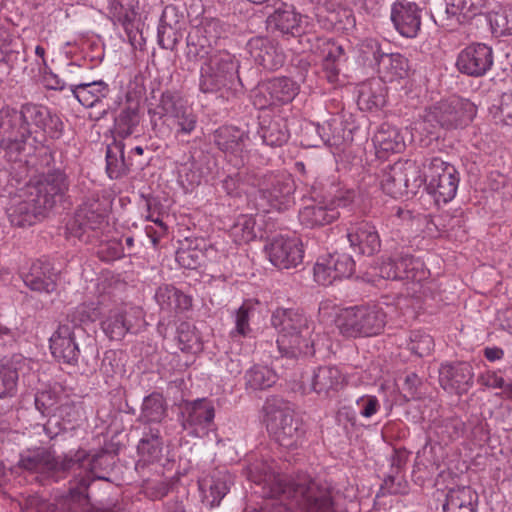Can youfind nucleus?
Listing matches in <instances>:
<instances>
[{"label": "nucleus", "mask_w": 512, "mask_h": 512, "mask_svg": "<svg viewBox=\"0 0 512 512\" xmlns=\"http://www.w3.org/2000/svg\"><path fill=\"white\" fill-rule=\"evenodd\" d=\"M399 171L400 168L398 162H396L383 169L380 178L381 189L393 198L406 196L403 178L400 177Z\"/></svg>", "instance_id": "49530a36"}, {"label": "nucleus", "mask_w": 512, "mask_h": 512, "mask_svg": "<svg viewBox=\"0 0 512 512\" xmlns=\"http://www.w3.org/2000/svg\"><path fill=\"white\" fill-rule=\"evenodd\" d=\"M247 477L262 485L264 496L289 501L302 512H333L330 490L307 474L290 477L276 472L274 461L256 460L248 465Z\"/></svg>", "instance_id": "f03ea898"}, {"label": "nucleus", "mask_w": 512, "mask_h": 512, "mask_svg": "<svg viewBox=\"0 0 512 512\" xmlns=\"http://www.w3.org/2000/svg\"><path fill=\"white\" fill-rule=\"evenodd\" d=\"M387 323V311L381 304L358 305L342 310L335 324L345 338L379 335Z\"/></svg>", "instance_id": "0eeeda50"}, {"label": "nucleus", "mask_w": 512, "mask_h": 512, "mask_svg": "<svg viewBox=\"0 0 512 512\" xmlns=\"http://www.w3.org/2000/svg\"><path fill=\"white\" fill-rule=\"evenodd\" d=\"M346 237L354 251L366 256H373L381 249V240L374 224L367 220L350 222Z\"/></svg>", "instance_id": "f3484780"}, {"label": "nucleus", "mask_w": 512, "mask_h": 512, "mask_svg": "<svg viewBox=\"0 0 512 512\" xmlns=\"http://www.w3.org/2000/svg\"><path fill=\"white\" fill-rule=\"evenodd\" d=\"M140 122L139 109L137 106L126 107L118 115L115 121V132L120 138H127L132 135Z\"/></svg>", "instance_id": "8fccbe9b"}, {"label": "nucleus", "mask_w": 512, "mask_h": 512, "mask_svg": "<svg viewBox=\"0 0 512 512\" xmlns=\"http://www.w3.org/2000/svg\"><path fill=\"white\" fill-rule=\"evenodd\" d=\"M382 495L385 494H404L407 492V482L398 474L387 476L380 488Z\"/></svg>", "instance_id": "e2e57ef3"}, {"label": "nucleus", "mask_w": 512, "mask_h": 512, "mask_svg": "<svg viewBox=\"0 0 512 512\" xmlns=\"http://www.w3.org/2000/svg\"><path fill=\"white\" fill-rule=\"evenodd\" d=\"M245 381L252 390H264L276 383L277 375L267 366L255 365L246 372Z\"/></svg>", "instance_id": "a18cd8bd"}, {"label": "nucleus", "mask_w": 512, "mask_h": 512, "mask_svg": "<svg viewBox=\"0 0 512 512\" xmlns=\"http://www.w3.org/2000/svg\"><path fill=\"white\" fill-rule=\"evenodd\" d=\"M376 148L385 152H400L404 147V141L398 130L390 125L383 124L373 137Z\"/></svg>", "instance_id": "37998d69"}, {"label": "nucleus", "mask_w": 512, "mask_h": 512, "mask_svg": "<svg viewBox=\"0 0 512 512\" xmlns=\"http://www.w3.org/2000/svg\"><path fill=\"white\" fill-rule=\"evenodd\" d=\"M18 110L11 107L0 109V147L6 152L11 160L22 161L29 156L27 144L25 143Z\"/></svg>", "instance_id": "ddd939ff"}, {"label": "nucleus", "mask_w": 512, "mask_h": 512, "mask_svg": "<svg viewBox=\"0 0 512 512\" xmlns=\"http://www.w3.org/2000/svg\"><path fill=\"white\" fill-rule=\"evenodd\" d=\"M104 456V453L90 456L86 450L79 449L57 459L49 450L40 447L21 453L18 466L34 473L72 474L69 493L60 503V509L63 512H81L88 503L87 490L91 482L95 479L108 480L97 473L99 461Z\"/></svg>", "instance_id": "f257e3e1"}, {"label": "nucleus", "mask_w": 512, "mask_h": 512, "mask_svg": "<svg viewBox=\"0 0 512 512\" xmlns=\"http://www.w3.org/2000/svg\"><path fill=\"white\" fill-rule=\"evenodd\" d=\"M197 116L188 106L183 112L174 119L169 125V135L173 134L179 143H188L189 137L197 127Z\"/></svg>", "instance_id": "ea45409f"}, {"label": "nucleus", "mask_w": 512, "mask_h": 512, "mask_svg": "<svg viewBox=\"0 0 512 512\" xmlns=\"http://www.w3.org/2000/svg\"><path fill=\"white\" fill-rule=\"evenodd\" d=\"M263 410L267 428L279 445L294 449L302 444L305 435L303 421L289 402L272 396L267 398Z\"/></svg>", "instance_id": "39448f33"}, {"label": "nucleus", "mask_w": 512, "mask_h": 512, "mask_svg": "<svg viewBox=\"0 0 512 512\" xmlns=\"http://www.w3.org/2000/svg\"><path fill=\"white\" fill-rule=\"evenodd\" d=\"M137 449L140 459L136 463V470L142 473L146 465L158 462L162 457V441L159 436V431L156 430V432H152L150 435L143 437Z\"/></svg>", "instance_id": "c9c22d12"}, {"label": "nucleus", "mask_w": 512, "mask_h": 512, "mask_svg": "<svg viewBox=\"0 0 512 512\" xmlns=\"http://www.w3.org/2000/svg\"><path fill=\"white\" fill-rule=\"evenodd\" d=\"M166 411L163 396L154 392L144 398L139 419L144 423H159L165 418Z\"/></svg>", "instance_id": "a19ab883"}, {"label": "nucleus", "mask_w": 512, "mask_h": 512, "mask_svg": "<svg viewBox=\"0 0 512 512\" xmlns=\"http://www.w3.org/2000/svg\"><path fill=\"white\" fill-rule=\"evenodd\" d=\"M434 347L433 338L420 331H413L409 336L407 348L414 354L423 357L428 355Z\"/></svg>", "instance_id": "13d9d810"}, {"label": "nucleus", "mask_w": 512, "mask_h": 512, "mask_svg": "<svg viewBox=\"0 0 512 512\" xmlns=\"http://www.w3.org/2000/svg\"><path fill=\"white\" fill-rule=\"evenodd\" d=\"M166 13L167 11L165 10L158 27V43L164 49L173 50L181 39V34L177 28L166 23Z\"/></svg>", "instance_id": "6e6d98bb"}, {"label": "nucleus", "mask_w": 512, "mask_h": 512, "mask_svg": "<svg viewBox=\"0 0 512 512\" xmlns=\"http://www.w3.org/2000/svg\"><path fill=\"white\" fill-rule=\"evenodd\" d=\"M231 234L238 244L248 243L256 238L255 220L252 216L241 215L231 227Z\"/></svg>", "instance_id": "864d4df0"}, {"label": "nucleus", "mask_w": 512, "mask_h": 512, "mask_svg": "<svg viewBox=\"0 0 512 512\" xmlns=\"http://www.w3.org/2000/svg\"><path fill=\"white\" fill-rule=\"evenodd\" d=\"M57 413L53 415L55 422L53 423L52 417L49 418L47 423L43 426L46 435L53 439L58 435L60 429H55L58 426V418H61L67 423L77 422L79 412L77 407L72 402H65L56 408Z\"/></svg>", "instance_id": "09e8293b"}, {"label": "nucleus", "mask_w": 512, "mask_h": 512, "mask_svg": "<svg viewBox=\"0 0 512 512\" xmlns=\"http://www.w3.org/2000/svg\"><path fill=\"white\" fill-rule=\"evenodd\" d=\"M271 324L278 332L276 343L282 356L297 358L315 354L314 323L305 314L278 308L271 316Z\"/></svg>", "instance_id": "20e7f679"}, {"label": "nucleus", "mask_w": 512, "mask_h": 512, "mask_svg": "<svg viewBox=\"0 0 512 512\" xmlns=\"http://www.w3.org/2000/svg\"><path fill=\"white\" fill-rule=\"evenodd\" d=\"M71 91L81 105L87 108L94 107L110 93L109 85L102 81L80 82L71 84Z\"/></svg>", "instance_id": "2f4dec72"}, {"label": "nucleus", "mask_w": 512, "mask_h": 512, "mask_svg": "<svg viewBox=\"0 0 512 512\" xmlns=\"http://www.w3.org/2000/svg\"><path fill=\"white\" fill-rule=\"evenodd\" d=\"M439 382L449 393L466 394L473 386V368L468 362L442 364L439 369Z\"/></svg>", "instance_id": "a211bd4d"}, {"label": "nucleus", "mask_w": 512, "mask_h": 512, "mask_svg": "<svg viewBox=\"0 0 512 512\" xmlns=\"http://www.w3.org/2000/svg\"><path fill=\"white\" fill-rule=\"evenodd\" d=\"M24 283L33 291L51 293L56 289V282L54 279L41 271L38 264L31 267L30 272L25 276Z\"/></svg>", "instance_id": "3c124183"}, {"label": "nucleus", "mask_w": 512, "mask_h": 512, "mask_svg": "<svg viewBox=\"0 0 512 512\" xmlns=\"http://www.w3.org/2000/svg\"><path fill=\"white\" fill-rule=\"evenodd\" d=\"M106 171L111 179H119L129 172V164L124 159V144L114 141L107 147Z\"/></svg>", "instance_id": "58836bf2"}, {"label": "nucleus", "mask_w": 512, "mask_h": 512, "mask_svg": "<svg viewBox=\"0 0 512 512\" xmlns=\"http://www.w3.org/2000/svg\"><path fill=\"white\" fill-rule=\"evenodd\" d=\"M204 259V253L197 247L182 245L176 251V261L185 269H196Z\"/></svg>", "instance_id": "5fc2aeb1"}, {"label": "nucleus", "mask_w": 512, "mask_h": 512, "mask_svg": "<svg viewBox=\"0 0 512 512\" xmlns=\"http://www.w3.org/2000/svg\"><path fill=\"white\" fill-rule=\"evenodd\" d=\"M477 113V108L468 99L453 96L427 107L419 126L428 134H436L439 130H451L468 125Z\"/></svg>", "instance_id": "423d86ee"}, {"label": "nucleus", "mask_w": 512, "mask_h": 512, "mask_svg": "<svg viewBox=\"0 0 512 512\" xmlns=\"http://www.w3.org/2000/svg\"><path fill=\"white\" fill-rule=\"evenodd\" d=\"M270 262L279 269L295 268L302 263L303 246L298 238L275 237L266 245Z\"/></svg>", "instance_id": "dca6fc26"}, {"label": "nucleus", "mask_w": 512, "mask_h": 512, "mask_svg": "<svg viewBox=\"0 0 512 512\" xmlns=\"http://www.w3.org/2000/svg\"><path fill=\"white\" fill-rule=\"evenodd\" d=\"M265 92H268L270 99H273L277 105L291 102L298 94L299 87L290 78L279 77L265 82Z\"/></svg>", "instance_id": "e433bc0d"}, {"label": "nucleus", "mask_w": 512, "mask_h": 512, "mask_svg": "<svg viewBox=\"0 0 512 512\" xmlns=\"http://www.w3.org/2000/svg\"><path fill=\"white\" fill-rule=\"evenodd\" d=\"M182 414L184 417L182 423L184 429L195 426L207 427L215 417V409L210 400L202 398L186 402L183 406Z\"/></svg>", "instance_id": "c756f323"}, {"label": "nucleus", "mask_w": 512, "mask_h": 512, "mask_svg": "<svg viewBox=\"0 0 512 512\" xmlns=\"http://www.w3.org/2000/svg\"><path fill=\"white\" fill-rule=\"evenodd\" d=\"M428 178L427 190L437 204H446L456 196L459 185V172L454 165L439 157L426 158L423 161Z\"/></svg>", "instance_id": "f8f14e48"}, {"label": "nucleus", "mask_w": 512, "mask_h": 512, "mask_svg": "<svg viewBox=\"0 0 512 512\" xmlns=\"http://www.w3.org/2000/svg\"><path fill=\"white\" fill-rule=\"evenodd\" d=\"M485 4L486 0H445L444 10H437L432 18L438 26L454 31L480 14Z\"/></svg>", "instance_id": "2eb2a0df"}, {"label": "nucleus", "mask_w": 512, "mask_h": 512, "mask_svg": "<svg viewBox=\"0 0 512 512\" xmlns=\"http://www.w3.org/2000/svg\"><path fill=\"white\" fill-rule=\"evenodd\" d=\"M106 213L105 204L98 198L87 199L67 223L66 236L75 237L85 243L98 239L107 225Z\"/></svg>", "instance_id": "1a4fd4ad"}, {"label": "nucleus", "mask_w": 512, "mask_h": 512, "mask_svg": "<svg viewBox=\"0 0 512 512\" xmlns=\"http://www.w3.org/2000/svg\"><path fill=\"white\" fill-rule=\"evenodd\" d=\"M188 107L186 100L176 91L166 90L161 93L158 102L151 106L148 114L156 135L169 136V125Z\"/></svg>", "instance_id": "4468645a"}, {"label": "nucleus", "mask_w": 512, "mask_h": 512, "mask_svg": "<svg viewBox=\"0 0 512 512\" xmlns=\"http://www.w3.org/2000/svg\"><path fill=\"white\" fill-rule=\"evenodd\" d=\"M249 133L235 126H222L214 133V142L225 154L239 158L235 165H243Z\"/></svg>", "instance_id": "b1692460"}, {"label": "nucleus", "mask_w": 512, "mask_h": 512, "mask_svg": "<svg viewBox=\"0 0 512 512\" xmlns=\"http://www.w3.org/2000/svg\"><path fill=\"white\" fill-rule=\"evenodd\" d=\"M340 216L339 211L325 198L317 203L307 205L299 211V221L306 228H316L331 224Z\"/></svg>", "instance_id": "c85d7f7f"}, {"label": "nucleus", "mask_w": 512, "mask_h": 512, "mask_svg": "<svg viewBox=\"0 0 512 512\" xmlns=\"http://www.w3.org/2000/svg\"><path fill=\"white\" fill-rule=\"evenodd\" d=\"M253 170H245L237 172L234 175H228L222 181V187L225 192L230 196H239L242 192H245L244 186L250 185V183L245 179V175L247 173H251Z\"/></svg>", "instance_id": "bf43d9fd"}, {"label": "nucleus", "mask_w": 512, "mask_h": 512, "mask_svg": "<svg viewBox=\"0 0 512 512\" xmlns=\"http://www.w3.org/2000/svg\"><path fill=\"white\" fill-rule=\"evenodd\" d=\"M359 413L364 418H370L375 415L380 409V403L376 396L365 395L357 400Z\"/></svg>", "instance_id": "338daca9"}, {"label": "nucleus", "mask_w": 512, "mask_h": 512, "mask_svg": "<svg viewBox=\"0 0 512 512\" xmlns=\"http://www.w3.org/2000/svg\"><path fill=\"white\" fill-rule=\"evenodd\" d=\"M18 373L11 364L0 363V398L10 396L16 389Z\"/></svg>", "instance_id": "4d7b16f0"}, {"label": "nucleus", "mask_w": 512, "mask_h": 512, "mask_svg": "<svg viewBox=\"0 0 512 512\" xmlns=\"http://www.w3.org/2000/svg\"><path fill=\"white\" fill-rule=\"evenodd\" d=\"M21 126L24 128V139L29 155L37 150V145L43 143L44 119L47 117V108L41 105L26 103L18 110ZM39 162L37 169L49 168L54 162L53 153L43 146L38 151Z\"/></svg>", "instance_id": "9d476101"}, {"label": "nucleus", "mask_w": 512, "mask_h": 512, "mask_svg": "<svg viewBox=\"0 0 512 512\" xmlns=\"http://www.w3.org/2000/svg\"><path fill=\"white\" fill-rule=\"evenodd\" d=\"M251 307L247 304L241 305L235 313V329L231 331V336H247L251 332L249 325Z\"/></svg>", "instance_id": "052dcab7"}, {"label": "nucleus", "mask_w": 512, "mask_h": 512, "mask_svg": "<svg viewBox=\"0 0 512 512\" xmlns=\"http://www.w3.org/2000/svg\"><path fill=\"white\" fill-rule=\"evenodd\" d=\"M238 67V62L229 52H214L201 67L200 90L214 93L230 87L238 78Z\"/></svg>", "instance_id": "9b49d317"}, {"label": "nucleus", "mask_w": 512, "mask_h": 512, "mask_svg": "<svg viewBox=\"0 0 512 512\" xmlns=\"http://www.w3.org/2000/svg\"><path fill=\"white\" fill-rule=\"evenodd\" d=\"M489 22L494 33L512 34V6L499 7L489 13Z\"/></svg>", "instance_id": "603ef678"}, {"label": "nucleus", "mask_w": 512, "mask_h": 512, "mask_svg": "<svg viewBox=\"0 0 512 512\" xmlns=\"http://www.w3.org/2000/svg\"><path fill=\"white\" fill-rule=\"evenodd\" d=\"M477 493L469 486L451 488L443 505L444 512H475Z\"/></svg>", "instance_id": "473e14b6"}, {"label": "nucleus", "mask_w": 512, "mask_h": 512, "mask_svg": "<svg viewBox=\"0 0 512 512\" xmlns=\"http://www.w3.org/2000/svg\"><path fill=\"white\" fill-rule=\"evenodd\" d=\"M176 340L182 352L195 354L202 350V343L195 326L187 321L178 325Z\"/></svg>", "instance_id": "c03bdc74"}, {"label": "nucleus", "mask_w": 512, "mask_h": 512, "mask_svg": "<svg viewBox=\"0 0 512 512\" xmlns=\"http://www.w3.org/2000/svg\"><path fill=\"white\" fill-rule=\"evenodd\" d=\"M259 133L263 142L271 147L282 146L289 138L286 122L280 117L271 119L267 125L263 124Z\"/></svg>", "instance_id": "79ce46f5"}, {"label": "nucleus", "mask_w": 512, "mask_h": 512, "mask_svg": "<svg viewBox=\"0 0 512 512\" xmlns=\"http://www.w3.org/2000/svg\"><path fill=\"white\" fill-rule=\"evenodd\" d=\"M231 475L226 470H216L211 475L199 481V488L202 492L203 502L210 507L219 505L230 488Z\"/></svg>", "instance_id": "cd10ccee"}, {"label": "nucleus", "mask_w": 512, "mask_h": 512, "mask_svg": "<svg viewBox=\"0 0 512 512\" xmlns=\"http://www.w3.org/2000/svg\"><path fill=\"white\" fill-rule=\"evenodd\" d=\"M359 105L366 109L379 108L386 103V87L380 79H373L361 85L358 96Z\"/></svg>", "instance_id": "4c0bfd02"}, {"label": "nucleus", "mask_w": 512, "mask_h": 512, "mask_svg": "<svg viewBox=\"0 0 512 512\" xmlns=\"http://www.w3.org/2000/svg\"><path fill=\"white\" fill-rule=\"evenodd\" d=\"M391 21L404 37L414 38L421 28V9L414 2L397 1L391 8Z\"/></svg>", "instance_id": "4be33fe9"}, {"label": "nucleus", "mask_w": 512, "mask_h": 512, "mask_svg": "<svg viewBox=\"0 0 512 512\" xmlns=\"http://www.w3.org/2000/svg\"><path fill=\"white\" fill-rule=\"evenodd\" d=\"M155 300L162 311L184 312L192 307L191 296L172 285H162L155 293Z\"/></svg>", "instance_id": "7c9ffc66"}, {"label": "nucleus", "mask_w": 512, "mask_h": 512, "mask_svg": "<svg viewBox=\"0 0 512 512\" xmlns=\"http://www.w3.org/2000/svg\"><path fill=\"white\" fill-rule=\"evenodd\" d=\"M44 129H43V141L45 140L46 135L52 139H59L64 130V123L61 118L56 114H51L47 109V117L44 119Z\"/></svg>", "instance_id": "0e129e2a"}, {"label": "nucleus", "mask_w": 512, "mask_h": 512, "mask_svg": "<svg viewBox=\"0 0 512 512\" xmlns=\"http://www.w3.org/2000/svg\"><path fill=\"white\" fill-rule=\"evenodd\" d=\"M492 64V49L481 43L469 45L462 50L456 62L460 72L475 77L484 75Z\"/></svg>", "instance_id": "6ab92c4d"}, {"label": "nucleus", "mask_w": 512, "mask_h": 512, "mask_svg": "<svg viewBox=\"0 0 512 512\" xmlns=\"http://www.w3.org/2000/svg\"><path fill=\"white\" fill-rule=\"evenodd\" d=\"M375 59L378 63L379 73L386 81L392 82L408 75V59L400 53H382L378 56L375 55Z\"/></svg>", "instance_id": "72a5a7b5"}, {"label": "nucleus", "mask_w": 512, "mask_h": 512, "mask_svg": "<svg viewBox=\"0 0 512 512\" xmlns=\"http://www.w3.org/2000/svg\"><path fill=\"white\" fill-rule=\"evenodd\" d=\"M73 324L61 323L50 338V349L52 355L59 361L67 364H76L79 357V348L75 343Z\"/></svg>", "instance_id": "393cba45"}, {"label": "nucleus", "mask_w": 512, "mask_h": 512, "mask_svg": "<svg viewBox=\"0 0 512 512\" xmlns=\"http://www.w3.org/2000/svg\"><path fill=\"white\" fill-rule=\"evenodd\" d=\"M245 179L258 189L270 208L283 211L293 203L295 183L289 175L253 170L245 175Z\"/></svg>", "instance_id": "6e6552de"}, {"label": "nucleus", "mask_w": 512, "mask_h": 512, "mask_svg": "<svg viewBox=\"0 0 512 512\" xmlns=\"http://www.w3.org/2000/svg\"><path fill=\"white\" fill-rule=\"evenodd\" d=\"M421 379L415 373L408 374L402 386L403 397L406 401L416 400L421 398L419 387Z\"/></svg>", "instance_id": "69168bd1"}, {"label": "nucleus", "mask_w": 512, "mask_h": 512, "mask_svg": "<svg viewBox=\"0 0 512 512\" xmlns=\"http://www.w3.org/2000/svg\"><path fill=\"white\" fill-rule=\"evenodd\" d=\"M304 17L293 5L281 2L266 19L267 28L281 35L296 37L304 32Z\"/></svg>", "instance_id": "412c9836"}, {"label": "nucleus", "mask_w": 512, "mask_h": 512, "mask_svg": "<svg viewBox=\"0 0 512 512\" xmlns=\"http://www.w3.org/2000/svg\"><path fill=\"white\" fill-rule=\"evenodd\" d=\"M215 25L208 23L203 26L194 27L187 36L186 57L188 60L198 62L202 59H209L215 51L213 44L216 43L217 35L212 34Z\"/></svg>", "instance_id": "5701e85b"}, {"label": "nucleus", "mask_w": 512, "mask_h": 512, "mask_svg": "<svg viewBox=\"0 0 512 512\" xmlns=\"http://www.w3.org/2000/svg\"><path fill=\"white\" fill-rule=\"evenodd\" d=\"M141 311L131 309L124 311L122 309H114L109 312L102 321L101 327L103 332L111 340H121L128 332H131L136 323L140 321Z\"/></svg>", "instance_id": "bb28decb"}, {"label": "nucleus", "mask_w": 512, "mask_h": 512, "mask_svg": "<svg viewBox=\"0 0 512 512\" xmlns=\"http://www.w3.org/2000/svg\"><path fill=\"white\" fill-rule=\"evenodd\" d=\"M331 262L334 265L336 276L341 278L350 277L354 272L355 262L350 255L347 254H331Z\"/></svg>", "instance_id": "680f3d73"}, {"label": "nucleus", "mask_w": 512, "mask_h": 512, "mask_svg": "<svg viewBox=\"0 0 512 512\" xmlns=\"http://www.w3.org/2000/svg\"><path fill=\"white\" fill-rule=\"evenodd\" d=\"M247 49L254 62L267 70H277L284 65L285 55L278 44L264 36L251 38Z\"/></svg>", "instance_id": "aec40b11"}, {"label": "nucleus", "mask_w": 512, "mask_h": 512, "mask_svg": "<svg viewBox=\"0 0 512 512\" xmlns=\"http://www.w3.org/2000/svg\"><path fill=\"white\" fill-rule=\"evenodd\" d=\"M345 385V377L336 366H320L314 370L310 388L321 398L334 397Z\"/></svg>", "instance_id": "a878e982"}, {"label": "nucleus", "mask_w": 512, "mask_h": 512, "mask_svg": "<svg viewBox=\"0 0 512 512\" xmlns=\"http://www.w3.org/2000/svg\"><path fill=\"white\" fill-rule=\"evenodd\" d=\"M396 265L398 280L420 282L426 277L423 263L413 256L406 255L396 259Z\"/></svg>", "instance_id": "de8ad7c7"}, {"label": "nucleus", "mask_w": 512, "mask_h": 512, "mask_svg": "<svg viewBox=\"0 0 512 512\" xmlns=\"http://www.w3.org/2000/svg\"><path fill=\"white\" fill-rule=\"evenodd\" d=\"M400 168L399 175L403 178L405 195H415L423 184L428 183L426 177V168L423 162L418 163L416 160L408 159L406 161H398Z\"/></svg>", "instance_id": "f704fd0d"}, {"label": "nucleus", "mask_w": 512, "mask_h": 512, "mask_svg": "<svg viewBox=\"0 0 512 512\" xmlns=\"http://www.w3.org/2000/svg\"><path fill=\"white\" fill-rule=\"evenodd\" d=\"M68 189V177L63 170L53 169L42 172L11 198L6 210L10 223L16 227L35 224L40 217L62 200Z\"/></svg>", "instance_id": "7ed1b4c3"}, {"label": "nucleus", "mask_w": 512, "mask_h": 512, "mask_svg": "<svg viewBox=\"0 0 512 512\" xmlns=\"http://www.w3.org/2000/svg\"><path fill=\"white\" fill-rule=\"evenodd\" d=\"M323 61L344 62L345 53L343 47L334 41H326L323 48Z\"/></svg>", "instance_id": "774afa93"}]
</instances>
